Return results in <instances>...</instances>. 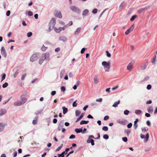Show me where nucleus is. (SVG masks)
Segmentation results:
<instances>
[{
  "label": "nucleus",
  "mask_w": 157,
  "mask_h": 157,
  "mask_svg": "<svg viewBox=\"0 0 157 157\" xmlns=\"http://www.w3.org/2000/svg\"><path fill=\"white\" fill-rule=\"evenodd\" d=\"M43 111V109H40L37 111L35 113V114L36 115H38L40 113Z\"/></svg>",
  "instance_id": "c9c22d12"
},
{
  "label": "nucleus",
  "mask_w": 157,
  "mask_h": 157,
  "mask_svg": "<svg viewBox=\"0 0 157 157\" xmlns=\"http://www.w3.org/2000/svg\"><path fill=\"white\" fill-rule=\"evenodd\" d=\"M149 78V76H146V77H145L143 81H147V80H148Z\"/></svg>",
  "instance_id": "5fc2aeb1"
},
{
  "label": "nucleus",
  "mask_w": 157,
  "mask_h": 157,
  "mask_svg": "<svg viewBox=\"0 0 157 157\" xmlns=\"http://www.w3.org/2000/svg\"><path fill=\"white\" fill-rule=\"evenodd\" d=\"M147 8L146 7H145L144 8H141L140 9H139V10H138V13H140L142 12L144 10H147Z\"/></svg>",
  "instance_id": "c85d7f7f"
},
{
  "label": "nucleus",
  "mask_w": 157,
  "mask_h": 157,
  "mask_svg": "<svg viewBox=\"0 0 157 157\" xmlns=\"http://www.w3.org/2000/svg\"><path fill=\"white\" fill-rule=\"evenodd\" d=\"M59 40L60 41H62L63 42H65L67 40V39L65 36H62L59 37Z\"/></svg>",
  "instance_id": "2eb2a0df"
},
{
  "label": "nucleus",
  "mask_w": 157,
  "mask_h": 157,
  "mask_svg": "<svg viewBox=\"0 0 157 157\" xmlns=\"http://www.w3.org/2000/svg\"><path fill=\"white\" fill-rule=\"evenodd\" d=\"M48 48L47 47H45L43 45L42 47L41 48V50L43 51H45Z\"/></svg>",
  "instance_id": "ea45409f"
},
{
  "label": "nucleus",
  "mask_w": 157,
  "mask_h": 157,
  "mask_svg": "<svg viewBox=\"0 0 157 157\" xmlns=\"http://www.w3.org/2000/svg\"><path fill=\"white\" fill-rule=\"evenodd\" d=\"M151 88V85H148L147 86V88L148 90H150Z\"/></svg>",
  "instance_id": "052dcab7"
},
{
  "label": "nucleus",
  "mask_w": 157,
  "mask_h": 157,
  "mask_svg": "<svg viewBox=\"0 0 157 157\" xmlns=\"http://www.w3.org/2000/svg\"><path fill=\"white\" fill-rule=\"evenodd\" d=\"M63 145V144H61L60 145L59 147L56 150V152L59 151L62 147Z\"/></svg>",
  "instance_id": "f704fd0d"
},
{
  "label": "nucleus",
  "mask_w": 157,
  "mask_h": 157,
  "mask_svg": "<svg viewBox=\"0 0 157 157\" xmlns=\"http://www.w3.org/2000/svg\"><path fill=\"white\" fill-rule=\"evenodd\" d=\"M28 15L29 16H32L33 15V12L31 11H29L28 12Z\"/></svg>",
  "instance_id": "bf43d9fd"
},
{
  "label": "nucleus",
  "mask_w": 157,
  "mask_h": 157,
  "mask_svg": "<svg viewBox=\"0 0 157 157\" xmlns=\"http://www.w3.org/2000/svg\"><path fill=\"white\" fill-rule=\"evenodd\" d=\"M56 24V20L54 18H52L50 23L48 25L52 26V27H54Z\"/></svg>",
  "instance_id": "9b49d317"
},
{
  "label": "nucleus",
  "mask_w": 157,
  "mask_h": 157,
  "mask_svg": "<svg viewBox=\"0 0 157 157\" xmlns=\"http://www.w3.org/2000/svg\"><path fill=\"white\" fill-rule=\"evenodd\" d=\"M75 131L77 133H78L81 132L82 133V128H76L75 129Z\"/></svg>",
  "instance_id": "cd10ccee"
},
{
  "label": "nucleus",
  "mask_w": 157,
  "mask_h": 157,
  "mask_svg": "<svg viewBox=\"0 0 157 157\" xmlns=\"http://www.w3.org/2000/svg\"><path fill=\"white\" fill-rule=\"evenodd\" d=\"M62 109L63 110V113L65 114L68 111V109L65 106L63 107Z\"/></svg>",
  "instance_id": "5701e85b"
},
{
  "label": "nucleus",
  "mask_w": 157,
  "mask_h": 157,
  "mask_svg": "<svg viewBox=\"0 0 157 157\" xmlns=\"http://www.w3.org/2000/svg\"><path fill=\"white\" fill-rule=\"evenodd\" d=\"M81 112L79 110H76L75 111V116L77 117L79 116V115L80 114Z\"/></svg>",
  "instance_id": "7c9ffc66"
},
{
  "label": "nucleus",
  "mask_w": 157,
  "mask_h": 157,
  "mask_svg": "<svg viewBox=\"0 0 157 157\" xmlns=\"http://www.w3.org/2000/svg\"><path fill=\"white\" fill-rule=\"evenodd\" d=\"M109 136L107 134H105L103 135V138L104 139L107 140L109 138Z\"/></svg>",
  "instance_id": "49530a36"
},
{
  "label": "nucleus",
  "mask_w": 157,
  "mask_h": 157,
  "mask_svg": "<svg viewBox=\"0 0 157 157\" xmlns=\"http://www.w3.org/2000/svg\"><path fill=\"white\" fill-rule=\"evenodd\" d=\"M39 55L40 54L38 53L34 54L30 58V61L32 62H33L35 61L36 60L38 59V57Z\"/></svg>",
  "instance_id": "7ed1b4c3"
},
{
  "label": "nucleus",
  "mask_w": 157,
  "mask_h": 157,
  "mask_svg": "<svg viewBox=\"0 0 157 157\" xmlns=\"http://www.w3.org/2000/svg\"><path fill=\"white\" fill-rule=\"evenodd\" d=\"M109 118V117L108 116H105L104 118V120L105 121H106L108 120Z\"/></svg>",
  "instance_id": "338daca9"
},
{
  "label": "nucleus",
  "mask_w": 157,
  "mask_h": 157,
  "mask_svg": "<svg viewBox=\"0 0 157 157\" xmlns=\"http://www.w3.org/2000/svg\"><path fill=\"white\" fill-rule=\"evenodd\" d=\"M89 13V10L87 9L84 10L82 12V16L84 18Z\"/></svg>",
  "instance_id": "f8f14e48"
},
{
  "label": "nucleus",
  "mask_w": 157,
  "mask_h": 157,
  "mask_svg": "<svg viewBox=\"0 0 157 157\" xmlns=\"http://www.w3.org/2000/svg\"><path fill=\"white\" fill-rule=\"evenodd\" d=\"M65 73V71L64 69L62 70L60 72V78H62L63 76V75H64Z\"/></svg>",
  "instance_id": "a878e982"
},
{
  "label": "nucleus",
  "mask_w": 157,
  "mask_h": 157,
  "mask_svg": "<svg viewBox=\"0 0 157 157\" xmlns=\"http://www.w3.org/2000/svg\"><path fill=\"white\" fill-rule=\"evenodd\" d=\"M10 10H8L7 11L6 13V15L7 16H9L10 15Z\"/></svg>",
  "instance_id": "774afa93"
},
{
  "label": "nucleus",
  "mask_w": 157,
  "mask_h": 157,
  "mask_svg": "<svg viewBox=\"0 0 157 157\" xmlns=\"http://www.w3.org/2000/svg\"><path fill=\"white\" fill-rule=\"evenodd\" d=\"M42 55L46 60L49 61L50 60V54L49 53H44Z\"/></svg>",
  "instance_id": "423d86ee"
},
{
  "label": "nucleus",
  "mask_w": 157,
  "mask_h": 157,
  "mask_svg": "<svg viewBox=\"0 0 157 157\" xmlns=\"http://www.w3.org/2000/svg\"><path fill=\"white\" fill-rule=\"evenodd\" d=\"M61 90L62 91L64 92L66 90V88L64 86H62L61 87Z\"/></svg>",
  "instance_id": "09e8293b"
},
{
  "label": "nucleus",
  "mask_w": 157,
  "mask_h": 157,
  "mask_svg": "<svg viewBox=\"0 0 157 157\" xmlns=\"http://www.w3.org/2000/svg\"><path fill=\"white\" fill-rule=\"evenodd\" d=\"M70 8L71 10L72 11L78 14H79L80 13V9L78 7L76 6H70Z\"/></svg>",
  "instance_id": "f03ea898"
},
{
  "label": "nucleus",
  "mask_w": 157,
  "mask_h": 157,
  "mask_svg": "<svg viewBox=\"0 0 157 157\" xmlns=\"http://www.w3.org/2000/svg\"><path fill=\"white\" fill-rule=\"evenodd\" d=\"M26 74L25 73L23 74L22 76V77L21 78V80H23L25 79V77L26 76Z\"/></svg>",
  "instance_id": "de8ad7c7"
},
{
  "label": "nucleus",
  "mask_w": 157,
  "mask_h": 157,
  "mask_svg": "<svg viewBox=\"0 0 157 157\" xmlns=\"http://www.w3.org/2000/svg\"><path fill=\"white\" fill-rule=\"evenodd\" d=\"M141 113V111L139 109L136 110L135 111V113L137 115L140 114Z\"/></svg>",
  "instance_id": "4c0bfd02"
},
{
  "label": "nucleus",
  "mask_w": 157,
  "mask_h": 157,
  "mask_svg": "<svg viewBox=\"0 0 157 157\" xmlns=\"http://www.w3.org/2000/svg\"><path fill=\"white\" fill-rule=\"evenodd\" d=\"M132 126V124L131 123H130L127 125V127L128 128H130Z\"/></svg>",
  "instance_id": "680f3d73"
},
{
  "label": "nucleus",
  "mask_w": 157,
  "mask_h": 157,
  "mask_svg": "<svg viewBox=\"0 0 157 157\" xmlns=\"http://www.w3.org/2000/svg\"><path fill=\"white\" fill-rule=\"evenodd\" d=\"M148 130V128H142V131L143 132H145Z\"/></svg>",
  "instance_id": "58836bf2"
},
{
  "label": "nucleus",
  "mask_w": 157,
  "mask_h": 157,
  "mask_svg": "<svg viewBox=\"0 0 157 157\" xmlns=\"http://www.w3.org/2000/svg\"><path fill=\"white\" fill-rule=\"evenodd\" d=\"M102 98H99L96 99V101L97 102H101L102 101Z\"/></svg>",
  "instance_id": "69168bd1"
},
{
  "label": "nucleus",
  "mask_w": 157,
  "mask_h": 157,
  "mask_svg": "<svg viewBox=\"0 0 157 157\" xmlns=\"http://www.w3.org/2000/svg\"><path fill=\"white\" fill-rule=\"evenodd\" d=\"M127 68L128 70L131 71L133 68V64L130 62L127 66Z\"/></svg>",
  "instance_id": "ddd939ff"
},
{
  "label": "nucleus",
  "mask_w": 157,
  "mask_h": 157,
  "mask_svg": "<svg viewBox=\"0 0 157 157\" xmlns=\"http://www.w3.org/2000/svg\"><path fill=\"white\" fill-rule=\"evenodd\" d=\"M110 62L104 61L102 62L101 64L105 69V71H109L110 68Z\"/></svg>",
  "instance_id": "f257e3e1"
},
{
  "label": "nucleus",
  "mask_w": 157,
  "mask_h": 157,
  "mask_svg": "<svg viewBox=\"0 0 157 157\" xmlns=\"http://www.w3.org/2000/svg\"><path fill=\"white\" fill-rule=\"evenodd\" d=\"M147 111L150 113H152L153 111V109L152 107H148L147 109Z\"/></svg>",
  "instance_id": "bb28decb"
},
{
  "label": "nucleus",
  "mask_w": 157,
  "mask_h": 157,
  "mask_svg": "<svg viewBox=\"0 0 157 157\" xmlns=\"http://www.w3.org/2000/svg\"><path fill=\"white\" fill-rule=\"evenodd\" d=\"M22 104H21L20 101L19 102H15L14 103V105L15 106H18L21 105Z\"/></svg>",
  "instance_id": "72a5a7b5"
},
{
  "label": "nucleus",
  "mask_w": 157,
  "mask_h": 157,
  "mask_svg": "<svg viewBox=\"0 0 157 157\" xmlns=\"http://www.w3.org/2000/svg\"><path fill=\"white\" fill-rule=\"evenodd\" d=\"M139 120L138 119H136V120L134 121V126L135 127V129H136L138 127V124H137V122Z\"/></svg>",
  "instance_id": "4be33fe9"
},
{
  "label": "nucleus",
  "mask_w": 157,
  "mask_h": 157,
  "mask_svg": "<svg viewBox=\"0 0 157 157\" xmlns=\"http://www.w3.org/2000/svg\"><path fill=\"white\" fill-rule=\"evenodd\" d=\"M32 35V33L31 32H29L27 33V36L28 37H31Z\"/></svg>",
  "instance_id": "3c124183"
},
{
  "label": "nucleus",
  "mask_w": 157,
  "mask_h": 157,
  "mask_svg": "<svg viewBox=\"0 0 157 157\" xmlns=\"http://www.w3.org/2000/svg\"><path fill=\"white\" fill-rule=\"evenodd\" d=\"M5 124L2 123H0V132H1L4 129Z\"/></svg>",
  "instance_id": "f3484780"
},
{
  "label": "nucleus",
  "mask_w": 157,
  "mask_h": 157,
  "mask_svg": "<svg viewBox=\"0 0 157 157\" xmlns=\"http://www.w3.org/2000/svg\"><path fill=\"white\" fill-rule=\"evenodd\" d=\"M122 140L124 142H126L128 140L127 138L126 137H124L122 138Z\"/></svg>",
  "instance_id": "4d7b16f0"
},
{
  "label": "nucleus",
  "mask_w": 157,
  "mask_h": 157,
  "mask_svg": "<svg viewBox=\"0 0 157 157\" xmlns=\"http://www.w3.org/2000/svg\"><path fill=\"white\" fill-rule=\"evenodd\" d=\"M118 123L121 124L122 125H125V120H121L119 121H118Z\"/></svg>",
  "instance_id": "e433bc0d"
},
{
  "label": "nucleus",
  "mask_w": 157,
  "mask_h": 157,
  "mask_svg": "<svg viewBox=\"0 0 157 157\" xmlns=\"http://www.w3.org/2000/svg\"><path fill=\"white\" fill-rule=\"evenodd\" d=\"M106 56L107 57H110L111 56V55L110 53L108 51H106Z\"/></svg>",
  "instance_id": "8fccbe9b"
},
{
  "label": "nucleus",
  "mask_w": 157,
  "mask_h": 157,
  "mask_svg": "<svg viewBox=\"0 0 157 157\" xmlns=\"http://www.w3.org/2000/svg\"><path fill=\"white\" fill-rule=\"evenodd\" d=\"M102 129L104 131H107L108 130V128L107 126H105L103 127Z\"/></svg>",
  "instance_id": "79ce46f5"
},
{
  "label": "nucleus",
  "mask_w": 157,
  "mask_h": 157,
  "mask_svg": "<svg viewBox=\"0 0 157 157\" xmlns=\"http://www.w3.org/2000/svg\"><path fill=\"white\" fill-rule=\"evenodd\" d=\"M97 11H98V10L97 9H94L92 11V13L94 14L96 13H97Z\"/></svg>",
  "instance_id": "e2e57ef3"
},
{
  "label": "nucleus",
  "mask_w": 157,
  "mask_h": 157,
  "mask_svg": "<svg viewBox=\"0 0 157 157\" xmlns=\"http://www.w3.org/2000/svg\"><path fill=\"white\" fill-rule=\"evenodd\" d=\"M77 100L74 101L72 104L73 107H76L77 106V103H76Z\"/></svg>",
  "instance_id": "6e6d98bb"
},
{
  "label": "nucleus",
  "mask_w": 157,
  "mask_h": 157,
  "mask_svg": "<svg viewBox=\"0 0 157 157\" xmlns=\"http://www.w3.org/2000/svg\"><path fill=\"white\" fill-rule=\"evenodd\" d=\"M55 15L56 17L59 18H61L62 17L61 12L60 11H56Z\"/></svg>",
  "instance_id": "1a4fd4ad"
},
{
  "label": "nucleus",
  "mask_w": 157,
  "mask_h": 157,
  "mask_svg": "<svg viewBox=\"0 0 157 157\" xmlns=\"http://www.w3.org/2000/svg\"><path fill=\"white\" fill-rule=\"evenodd\" d=\"M48 29L49 30V32H50L51 30H52L54 28V27H52L51 25H48Z\"/></svg>",
  "instance_id": "603ef678"
},
{
  "label": "nucleus",
  "mask_w": 157,
  "mask_h": 157,
  "mask_svg": "<svg viewBox=\"0 0 157 157\" xmlns=\"http://www.w3.org/2000/svg\"><path fill=\"white\" fill-rule=\"evenodd\" d=\"M137 16L136 15H134L132 16L130 19L131 21H133L135 19L136 17Z\"/></svg>",
  "instance_id": "a19ab883"
},
{
  "label": "nucleus",
  "mask_w": 157,
  "mask_h": 157,
  "mask_svg": "<svg viewBox=\"0 0 157 157\" xmlns=\"http://www.w3.org/2000/svg\"><path fill=\"white\" fill-rule=\"evenodd\" d=\"M156 56H154V57L152 59L151 61L152 63L154 65H155L156 64Z\"/></svg>",
  "instance_id": "393cba45"
},
{
  "label": "nucleus",
  "mask_w": 157,
  "mask_h": 157,
  "mask_svg": "<svg viewBox=\"0 0 157 157\" xmlns=\"http://www.w3.org/2000/svg\"><path fill=\"white\" fill-rule=\"evenodd\" d=\"M63 126V121H61L58 127V129L59 131H60Z\"/></svg>",
  "instance_id": "4468645a"
},
{
  "label": "nucleus",
  "mask_w": 157,
  "mask_h": 157,
  "mask_svg": "<svg viewBox=\"0 0 157 157\" xmlns=\"http://www.w3.org/2000/svg\"><path fill=\"white\" fill-rule=\"evenodd\" d=\"M129 111L128 110H125L124 111V114L125 115H128L129 113Z\"/></svg>",
  "instance_id": "a18cd8bd"
},
{
  "label": "nucleus",
  "mask_w": 157,
  "mask_h": 157,
  "mask_svg": "<svg viewBox=\"0 0 157 157\" xmlns=\"http://www.w3.org/2000/svg\"><path fill=\"white\" fill-rule=\"evenodd\" d=\"M7 110L5 109H0V117L5 115L7 113Z\"/></svg>",
  "instance_id": "6e6552de"
},
{
  "label": "nucleus",
  "mask_w": 157,
  "mask_h": 157,
  "mask_svg": "<svg viewBox=\"0 0 157 157\" xmlns=\"http://www.w3.org/2000/svg\"><path fill=\"white\" fill-rule=\"evenodd\" d=\"M92 138H95L94 137L93 135H90L89 136L87 140V143H91L92 146L94 145V141L93 139Z\"/></svg>",
  "instance_id": "20e7f679"
},
{
  "label": "nucleus",
  "mask_w": 157,
  "mask_h": 157,
  "mask_svg": "<svg viewBox=\"0 0 157 157\" xmlns=\"http://www.w3.org/2000/svg\"><path fill=\"white\" fill-rule=\"evenodd\" d=\"M94 82L96 84H97L99 82V79L98 78L97 75H95L94 78Z\"/></svg>",
  "instance_id": "a211bd4d"
},
{
  "label": "nucleus",
  "mask_w": 157,
  "mask_h": 157,
  "mask_svg": "<svg viewBox=\"0 0 157 157\" xmlns=\"http://www.w3.org/2000/svg\"><path fill=\"white\" fill-rule=\"evenodd\" d=\"M88 122V121H82L80 122V124L81 125L83 124H87Z\"/></svg>",
  "instance_id": "2f4dec72"
},
{
  "label": "nucleus",
  "mask_w": 157,
  "mask_h": 157,
  "mask_svg": "<svg viewBox=\"0 0 157 157\" xmlns=\"http://www.w3.org/2000/svg\"><path fill=\"white\" fill-rule=\"evenodd\" d=\"M2 55L4 57H6V52L4 47H2L1 49Z\"/></svg>",
  "instance_id": "9d476101"
},
{
  "label": "nucleus",
  "mask_w": 157,
  "mask_h": 157,
  "mask_svg": "<svg viewBox=\"0 0 157 157\" xmlns=\"http://www.w3.org/2000/svg\"><path fill=\"white\" fill-rule=\"evenodd\" d=\"M6 77V75L5 73H4L2 74V80L1 82H2L3 81L5 78Z\"/></svg>",
  "instance_id": "37998d69"
},
{
  "label": "nucleus",
  "mask_w": 157,
  "mask_h": 157,
  "mask_svg": "<svg viewBox=\"0 0 157 157\" xmlns=\"http://www.w3.org/2000/svg\"><path fill=\"white\" fill-rule=\"evenodd\" d=\"M67 153V152L65 153V151H64L63 152H62V153L60 154H58L59 156L58 157H60L61 155H64L65 154H66Z\"/></svg>",
  "instance_id": "13d9d810"
},
{
  "label": "nucleus",
  "mask_w": 157,
  "mask_h": 157,
  "mask_svg": "<svg viewBox=\"0 0 157 157\" xmlns=\"http://www.w3.org/2000/svg\"><path fill=\"white\" fill-rule=\"evenodd\" d=\"M38 119V117H35V119L32 122V123L33 124L35 125L37 124V120Z\"/></svg>",
  "instance_id": "473e14b6"
},
{
  "label": "nucleus",
  "mask_w": 157,
  "mask_h": 157,
  "mask_svg": "<svg viewBox=\"0 0 157 157\" xmlns=\"http://www.w3.org/2000/svg\"><path fill=\"white\" fill-rule=\"evenodd\" d=\"M44 60V57H43L42 55L41 56V58L39 59V63L41 65L43 63V61Z\"/></svg>",
  "instance_id": "aec40b11"
},
{
  "label": "nucleus",
  "mask_w": 157,
  "mask_h": 157,
  "mask_svg": "<svg viewBox=\"0 0 157 157\" xmlns=\"http://www.w3.org/2000/svg\"><path fill=\"white\" fill-rule=\"evenodd\" d=\"M140 138L142 139H144V142H147L148 141L149 139V134L148 133H147L145 137L144 135L141 134L140 135Z\"/></svg>",
  "instance_id": "39448f33"
},
{
  "label": "nucleus",
  "mask_w": 157,
  "mask_h": 157,
  "mask_svg": "<svg viewBox=\"0 0 157 157\" xmlns=\"http://www.w3.org/2000/svg\"><path fill=\"white\" fill-rule=\"evenodd\" d=\"M134 28V25H133L129 29L127 30L125 33V34L126 35H127L129 33L132 32Z\"/></svg>",
  "instance_id": "0eeeda50"
},
{
  "label": "nucleus",
  "mask_w": 157,
  "mask_h": 157,
  "mask_svg": "<svg viewBox=\"0 0 157 157\" xmlns=\"http://www.w3.org/2000/svg\"><path fill=\"white\" fill-rule=\"evenodd\" d=\"M54 30L57 33H59L62 30L61 27H59L58 29L55 28Z\"/></svg>",
  "instance_id": "c756f323"
},
{
  "label": "nucleus",
  "mask_w": 157,
  "mask_h": 157,
  "mask_svg": "<svg viewBox=\"0 0 157 157\" xmlns=\"http://www.w3.org/2000/svg\"><path fill=\"white\" fill-rule=\"evenodd\" d=\"M8 85V83L7 82H6L4 84H3V85H2V87L3 88H5Z\"/></svg>",
  "instance_id": "c03bdc74"
},
{
  "label": "nucleus",
  "mask_w": 157,
  "mask_h": 157,
  "mask_svg": "<svg viewBox=\"0 0 157 157\" xmlns=\"http://www.w3.org/2000/svg\"><path fill=\"white\" fill-rule=\"evenodd\" d=\"M75 135L72 134L70 136L69 139H74L75 138Z\"/></svg>",
  "instance_id": "0e129e2a"
},
{
  "label": "nucleus",
  "mask_w": 157,
  "mask_h": 157,
  "mask_svg": "<svg viewBox=\"0 0 157 157\" xmlns=\"http://www.w3.org/2000/svg\"><path fill=\"white\" fill-rule=\"evenodd\" d=\"M120 100H118L117 101L115 102L113 105L112 106L114 107H117L118 106V105L120 104Z\"/></svg>",
  "instance_id": "b1692460"
},
{
  "label": "nucleus",
  "mask_w": 157,
  "mask_h": 157,
  "mask_svg": "<svg viewBox=\"0 0 157 157\" xmlns=\"http://www.w3.org/2000/svg\"><path fill=\"white\" fill-rule=\"evenodd\" d=\"M148 66V63L142 65L140 67V69L142 70H144Z\"/></svg>",
  "instance_id": "6ab92c4d"
},
{
  "label": "nucleus",
  "mask_w": 157,
  "mask_h": 157,
  "mask_svg": "<svg viewBox=\"0 0 157 157\" xmlns=\"http://www.w3.org/2000/svg\"><path fill=\"white\" fill-rule=\"evenodd\" d=\"M81 29V27L78 28L76 30L74 34L75 35H78L79 33V32L80 31Z\"/></svg>",
  "instance_id": "412c9836"
},
{
  "label": "nucleus",
  "mask_w": 157,
  "mask_h": 157,
  "mask_svg": "<svg viewBox=\"0 0 157 157\" xmlns=\"http://www.w3.org/2000/svg\"><path fill=\"white\" fill-rule=\"evenodd\" d=\"M27 101V99L26 98H22L21 99L20 102L22 105L24 104Z\"/></svg>",
  "instance_id": "dca6fc26"
},
{
  "label": "nucleus",
  "mask_w": 157,
  "mask_h": 157,
  "mask_svg": "<svg viewBox=\"0 0 157 157\" xmlns=\"http://www.w3.org/2000/svg\"><path fill=\"white\" fill-rule=\"evenodd\" d=\"M124 6V3L123 2H122L121 4H120V6H119V9H121Z\"/></svg>",
  "instance_id": "864d4df0"
}]
</instances>
